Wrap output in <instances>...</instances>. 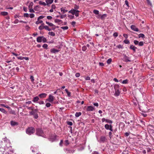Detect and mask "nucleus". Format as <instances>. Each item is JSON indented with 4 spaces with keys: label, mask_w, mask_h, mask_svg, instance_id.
I'll return each instance as SVG.
<instances>
[{
    "label": "nucleus",
    "mask_w": 154,
    "mask_h": 154,
    "mask_svg": "<svg viewBox=\"0 0 154 154\" xmlns=\"http://www.w3.org/2000/svg\"><path fill=\"white\" fill-rule=\"evenodd\" d=\"M35 128L32 127H29L26 131V133L29 134L31 135L32 134H33L35 132Z\"/></svg>",
    "instance_id": "1"
},
{
    "label": "nucleus",
    "mask_w": 154,
    "mask_h": 154,
    "mask_svg": "<svg viewBox=\"0 0 154 154\" xmlns=\"http://www.w3.org/2000/svg\"><path fill=\"white\" fill-rule=\"evenodd\" d=\"M148 131L149 133L151 134L152 136H154V127L151 125L148 126Z\"/></svg>",
    "instance_id": "2"
},
{
    "label": "nucleus",
    "mask_w": 154,
    "mask_h": 154,
    "mask_svg": "<svg viewBox=\"0 0 154 154\" xmlns=\"http://www.w3.org/2000/svg\"><path fill=\"white\" fill-rule=\"evenodd\" d=\"M36 134L39 136H42L43 134L42 130L41 128H37L36 129Z\"/></svg>",
    "instance_id": "3"
},
{
    "label": "nucleus",
    "mask_w": 154,
    "mask_h": 154,
    "mask_svg": "<svg viewBox=\"0 0 154 154\" xmlns=\"http://www.w3.org/2000/svg\"><path fill=\"white\" fill-rule=\"evenodd\" d=\"M94 110H95L94 107L92 106H88L86 109V111H93Z\"/></svg>",
    "instance_id": "4"
},
{
    "label": "nucleus",
    "mask_w": 154,
    "mask_h": 154,
    "mask_svg": "<svg viewBox=\"0 0 154 154\" xmlns=\"http://www.w3.org/2000/svg\"><path fill=\"white\" fill-rule=\"evenodd\" d=\"M54 100V97L53 96L50 95L48 98L46 100H47L49 102H52Z\"/></svg>",
    "instance_id": "5"
},
{
    "label": "nucleus",
    "mask_w": 154,
    "mask_h": 154,
    "mask_svg": "<svg viewBox=\"0 0 154 154\" xmlns=\"http://www.w3.org/2000/svg\"><path fill=\"white\" fill-rule=\"evenodd\" d=\"M38 109H33L32 111L29 112V113L30 115H34L37 112Z\"/></svg>",
    "instance_id": "6"
},
{
    "label": "nucleus",
    "mask_w": 154,
    "mask_h": 154,
    "mask_svg": "<svg viewBox=\"0 0 154 154\" xmlns=\"http://www.w3.org/2000/svg\"><path fill=\"white\" fill-rule=\"evenodd\" d=\"M131 28L132 30L136 32H138L139 31L138 29L137 28L135 25H132L131 26Z\"/></svg>",
    "instance_id": "7"
},
{
    "label": "nucleus",
    "mask_w": 154,
    "mask_h": 154,
    "mask_svg": "<svg viewBox=\"0 0 154 154\" xmlns=\"http://www.w3.org/2000/svg\"><path fill=\"white\" fill-rule=\"evenodd\" d=\"M10 124L12 126H17L18 125V123L14 121L10 122Z\"/></svg>",
    "instance_id": "8"
},
{
    "label": "nucleus",
    "mask_w": 154,
    "mask_h": 154,
    "mask_svg": "<svg viewBox=\"0 0 154 154\" xmlns=\"http://www.w3.org/2000/svg\"><path fill=\"white\" fill-rule=\"evenodd\" d=\"M129 58L125 55H124V61H125V62H130L131 61V60H129Z\"/></svg>",
    "instance_id": "9"
},
{
    "label": "nucleus",
    "mask_w": 154,
    "mask_h": 154,
    "mask_svg": "<svg viewBox=\"0 0 154 154\" xmlns=\"http://www.w3.org/2000/svg\"><path fill=\"white\" fill-rule=\"evenodd\" d=\"M7 108L10 109H9V112L10 114L14 115H16L15 112L14 110H12L11 109H10V108L8 106V107H7Z\"/></svg>",
    "instance_id": "10"
},
{
    "label": "nucleus",
    "mask_w": 154,
    "mask_h": 154,
    "mask_svg": "<svg viewBox=\"0 0 154 154\" xmlns=\"http://www.w3.org/2000/svg\"><path fill=\"white\" fill-rule=\"evenodd\" d=\"M106 140L107 139L105 136H101L100 137V140L101 142L104 143V142H105Z\"/></svg>",
    "instance_id": "11"
},
{
    "label": "nucleus",
    "mask_w": 154,
    "mask_h": 154,
    "mask_svg": "<svg viewBox=\"0 0 154 154\" xmlns=\"http://www.w3.org/2000/svg\"><path fill=\"white\" fill-rule=\"evenodd\" d=\"M130 48L134 52H136V50L137 48L136 47H135L133 45H131L130 47Z\"/></svg>",
    "instance_id": "12"
},
{
    "label": "nucleus",
    "mask_w": 154,
    "mask_h": 154,
    "mask_svg": "<svg viewBox=\"0 0 154 154\" xmlns=\"http://www.w3.org/2000/svg\"><path fill=\"white\" fill-rule=\"evenodd\" d=\"M47 96V94L45 93H42L39 94L38 95V96L41 98H45Z\"/></svg>",
    "instance_id": "13"
},
{
    "label": "nucleus",
    "mask_w": 154,
    "mask_h": 154,
    "mask_svg": "<svg viewBox=\"0 0 154 154\" xmlns=\"http://www.w3.org/2000/svg\"><path fill=\"white\" fill-rule=\"evenodd\" d=\"M100 17V18L102 20H103L105 19L106 17V14H103L101 16L100 15H98L97 16V18H99Z\"/></svg>",
    "instance_id": "14"
},
{
    "label": "nucleus",
    "mask_w": 154,
    "mask_h": 154,
    "mask_svg": "<svg viewBox=\"0 0 154 154\" xmlns=\"http://www.w3.org/2000/svg\"><path fill=\"white\" fill-rule=\"evenodd\" d=\"M53 1L54 0H46L45 2L47 3V5L48 6L49 4L53 2Z\"/></svg>",
    "instance_id": "15"
},
{
    "label": "nucleus",
    "mask_w": 154,
    "mask_h": 154,
    "mask_svg": "<svg viewBox=\"0 0 154 154\" xmlns=\"http://www.w3.org/2000/svg\"><path fill=\"white\" fill-rule=\"evenodd\" d=\"M50 51L51 53H55L58 52L59 51V50L56 49L55 48H53L51 49Z\"/></svg>",
    "instance_id": "16"
},
{
    "label": "nucleus",
    "mask_w": 154,
    "mask_h": 154,
    "mask_svg": "<svg viewBox=\"0 0 154 154\" xmlns=\"http://www.w3.org/2000/svg\"><path fill=\"white\" fill-rule=\"evenodd\" d=\"M43 36H38L37 38V41L38 42H41L42 41Z\"/></svg>",
    "instance_id": "17"
},
{
    "label": "nucleus",
    "mask_w": 154,
    "mask_h": 154,
    "mask_svg": "<svg viewBox=\"0 0 154 154\" xmlns=\"http://www.w3.org/2000/svg\"><path fill=\"white\" fill-rule=\"evenodd\" d=\"M114 88L115 90H119L120 86L119 85L116 84L114 85Z\"/></svg>",
    "instance_id": "18"
},
{
    "label": "nucleus",
    "mask_w": 154,
    "mask_h": 154,
    "mask_svg": "<svg viewBox=\"0 0 154 154\" xmlns=\"http://www.w3.org/2000/svg\"><path fill=\"white\" fill-rule=\"evenodd\" d=\"M75 10L74 9H72L71 10L69 11L68 12L71 13L72 15H74L75 14Z\"/></svg>",
    "instance_id": "19"
},
{
    "label": "nucleus",
    "mask_w": 154,
    "mask_h": 154,
    "mask_svg": "<svg viewBox=\"0 0 154 154\" xmlns=\"http://www.w3.org/2000/svg\"><path fill=\"white\" fill-rule=\"evenodd\" d=\"M115 93L114 94V95L115 96H119L120 94V91L119 90H115Z\"/></svg>",
    "instance_id": "20"
},
{
    "label": "nucleus",
    "mask_w": 154,
    "mask_h": 154,
    "mask_svg": "<svg viewBox=\"0 0 154 154\" xmlns=\"http://www.w3.org/2000/svg\"><path fill=\"white\" fill-rule=\"evenodd\" d=\"M39 100V98L38 96H36L34 97L33 101L34 102H37Z\"/></svg>",
    "instance_id": "21"
},
{
    "label": "nucleus",
    "mask_w": 154,
    "mask_h": 154,
    "mask_svg": "<svg viewBox=\"0 0 154 154\" xmlns=\"http://www.w3.org/2000/svg\"><path fill=\"white\" fill-rule=\"evenodd\" d=\"M66 151L67 153H73L74 152V151L73 150H71V149H69L67 148L66 149Z\"/></svg>",
    "instance_id": "22"
},
{
    "label": "nucleus",
    "mask_w": 154,
    "mask_h": 154,
    "mask_svg": "<svg viewBox=\"0 0 154 154\" xmlns=\"http://www.w3.org/2000/svg\"><path fill=\"white\" fill-rule=\"evenodd\" d=\"M46 23L47 24H48L50 26H55L52 23H51L47 21H46Z\"/></svg>",
    "instance_id": "23"
},
{
    "label": "nucleus",
    "mask_w": 154,
    "mask_h": 154,
    "mask_svg": "<svg viewBox=\"0 0 154 154\" xmlns=\"http://www.w3.org/2000/svg\"><path fill=\"white\" fill-rule=\"evenodd\" d=\"M43 28H44V29H45L46 30H48V31H50L51 30V29L48 26H43Z\"/></svg>",
    "instance_id": "24"
},
{
    "label": "nucleus",
    "mask_w": 154,
    "mask_h": 154,
    "mask_svg": "<svg viewBox=\"0 0 154 154\" xmlns=\"http://www.w3.org/2000/svg\"><path fill=\"white\" fill-rule=\"evenodd\" d=\"M7 12L5 11H3L1 12V14L3 16H6L8 14Z\"/></svg>",
    "instance_id": "25"
},
{
    "label": "nucleus",
    "mask_w": 154,
    "mask_h": 154,
    "mask_svg": "<svg viewBox=\"0 0 154 154\" xmlns=\"http://www.w3.org/2000/svg\"><path fill=\"white\" fill-rule=\"evenodd\" d=\"M54 22L56 23H58L60 22L61 23H63V21L61 20L58 19H56L54 20Z\"/></svg>",
    "instance_id": "26"
},
{
    "label": "nucleus",
    "mask_w": 154,
    "mask_h": 154,
    "mask_svg": "<svg viewBox=\"0 0 154 154\" xmlns=\"http://www.w3.org/2000/svg\"><path fill=\"white\" fill-rule=\"evenodd\" d=\"M106 130H109L110 127V125H109L108 124H106L104 126Z\"/></svg>",
    "instance_id": "27"
},
{
    "label": "nucleus",
    "mask_w": 154,
    "mask_h": 154,
    "mask_svg": "<svg viewBox=\"0 0 154 154\" xmlns=\"http://www.w3.org/2000/svg\"><path fill=\"white\" fill-rule=\"evenodd\" d=\"M0 111L5 114L7 113V112L4 109L0 108Z\"/></svg>",
    "instance_id": "28"
},
{
    "label": "nucleus",
    "mask_w": 154,
    "mask_h": 154,
    "mask_svg": "<svg viewBox=\"0 0 154 154\" xmlns=\"http://www.w3.org/2000/svg\"><path fill=\"white\" fill-rule=\"evenodd\" d=\"M119 125L120 127H121V128H123L125 127V125L124 123L122 122H121L120 123Z\"/></svg>",
    "instance_id": "29"
},
{
    "label": "nucleus",
    "mask_w": 154,
    "mask_h": 154,
    "mask_svg": "<svg viewBox=\"0 0 154 154\" xmlns=\"http://www.w3.org/2000/svg\"><path fill=\"white\" fill-rule=\"evenodd\" d=\"M82 115L81 112H76L75 114V116L76 117H79Z\"/></svg>",
    "instance_id": "30"
},
{
    "label": "nucleus",
    "mask_w": 154,
    "mask_h": 154,
    "mask_svg": "<svg viewBox=\"0 0 154 154\" xmlns=\"http://www.w3.org/2000/svg\"><path fill=\"white\" fill-rule=\"evenodd\" d=\"M48 34L51 35V36H55V33L53 32H49L48 33Z\"/></svg>",
    "instance_id": "31"
},
{
    "label": "nucleus",
    "mask_w": 154,
    "mask_h": 154,
    "mask_svg": "<svg viewBox=\"0 0 154 154\" xmlns=\"http://www.w3.org/2000/svg\"><path fill=\"white\" fill-rule=\"evenodd\" d=\"M50 139H52V141L55 140L56 139V135H54L51 136Z\"/></svg>",
    "instance_id": "32"
},
{
    "label": "nucleus",
    "mask_w": 154,
    "mask_h": 154,
    "mask_svg": "<svg viewBox=\"0 0 154 154\" xmlns=\"http://www.w3.org/2000/svg\"><path fill=\"white\" fill-rule=\"evenodd\" d=\"M40 8V6L39 5H37L34 7V9L35 11H38V9Z\"/></svg>",
    "instance_id": "33"
},
{
    "label": "nucleus",
    "mask_w": 154,
    "mask_h": 154,
    "mask_svg": "<svg viewBox=\"0 0 154 154\" xmlns=\"http://www.w3.org/2000/svg\"><path fill=\"white\" fill-rule=\"evenodd\" d=\"M138 37L139 38L141 37L143 38L145 37V35L143 34L140 33Z\"/></svg>",
    "instance_id": "34"
},
{
    "label": "nucleus",
    "mask_w": 154,
    "mask_h": 154,
    "mask_svg": "<svg viewBox=\"0 0 154 154\" xmlns=\"http://www.w3.org/2000/svg\"><path fill=\"white\" fill-rule=\"evenodd\" d=\"M93 13L95 14L98 15L99 14V11H98L96 10H94L93 11Z\"/></svg>",
    "instance_id": "35"
},
{
    "label": "nucleus",
    "mask_w": 154,
    "mask_h": 154,
    "mask_svg": "<svg viewBox=\"0 0 154 154\" xmlns=\"http://www.w3.org/2000/svg\"><path fill=\"white\" fill-rule=\"evenodd\" d=\"M106 122L110 124H111L112 123V120L109 119H106Z\"/></svg>",
    "instance_id": "36"
},
{
    "label": "nucleus",
    "mask_w": 154,
    "mask_h": 154,
    "mask_svg": "<svg viewBox=\"0 0 154 154\" xmlns=\"http://www.w3.org/2000/svg\"><path fill=\"white\" fill-rule=\"evenodd\" d=\"M112 61V59L111 58L108 59L107 61V63L108 64H110L111 63V62Z\"/></svg>",
    "instance_id": "37"
},
{
    "label": "nucleus",
    "mask_w": 154,
    "mask_h": 154,
    "mask_svg": "<svg viewBox=\"0 0 154 154\" xmlns=\"http://www.w3.org/2000/svg\"><path fill=\"white\" fill-rule=\"evenodd\" d=\"M60 9L61 11L63 12V13H64L67 11L65 10L63 7L61 8Z\"/></svg>",
    "instance_id": "38"
},
{
    "label": "nucleus",
    "mask_w": 154,
    "mask_h": 154,
    "mask_svg": "<svg viewBox=\"0 0 154 154\" xmlns=\"http://www.w3.org/2000/svg\"><path fill=\"white\" fill-rule=\"evenodd\" d=\"M39 3L40 5H42L44 6H45L46 5V4L45 2H42V1H40L39 2Z\"/></svg>",
    "instance_id": "39"
},
{
    "label": "nucleus",
    "mask_w": 154,
    "mask_h": 154,
    "mask_svg": "<svg viewBox=\"0 0 154 154\" xmlns=\"http://www.w3.org/2000/svg\"><path fill=\"white\" fill-rule=\"evenodd\" d=\"M123 42L126 44H129L130 43L128 39L124 40Z\"/></svg>",
    "instance_id": "40"
},
{
    "label": "nucleus",
    "mask_w": 154,
    "mask_h": 154,
    "mask_svg": "<svg viewBox=\"0 0 154 154\" xmlns=\"http://www.w3.org/2000/svg\"><path fill=\"white\" fill-rule=\"evenodd\" d=\"M48 45L47 44H44L43 46L42 47L45 49H48Z\"/></svg>",
    "instance_id": "41"
},
{
    "label": "nucleus",
    "mask_w": 154,
    "mask_h": 154,
    "mask_svg": "<svg viewBox=\"0 0 154 154\" xmlns=\"http://www.w3.org/2000/svg\"><path fill=\"white\" fill-rule=\"evenodd\" d=\"M61 28L63 29V30L67 29H68V27L67 26L61 27Z\"/></svg>",
    "instance_id": "42"
},
{
    "label": "nucleus",
    "mask_w": 154,
    "mask_h": 154,
    "mask_svg": "<svg viewBox=\"0 0 154 154\" xmlns=\"http://www.w3.org/2000/svg\"><path fill=\"white\" fill-rule=\"evenodd\" d=\"M43 23V21L42 20H40L38 21H38H36L35 22V23L36 24H38L39 23Z\"/></svg>",
    "instance_id": "43"
},
{
    "label": "nucleus",
    "mask_w": 154,
    "mask_h": 154,
    "mask_svg": "<svg viewBox=\"0 0 154 154\" xmlns=\"http://www.w3.org/2000/svg\"><path fill=\"white\" fill-rule=\"evenodd\" d=\"M122 83L124 84H127L128 83V80L127 79L124 80L122 82Z\"/></svg>",
    "instance_id": "44"
},
{
    "label": "nucleus",
    "mask_w": 154,
    "mask_h": 154,
    "mask_svg": "<svg viewBox=\"0 0 154 154\" xmlns=\"http://www.w3.org/2000/svg\"><path fill=\"white\" fill-rule=\"evenodd\" d=\"M44 17L45 16H43V15L40 16L38 18L37 20H39L40 19H43Z\"/></svg>",
    "instance_id": "45"
},
{
    "label": "nucleus",
    "mask_w": 154,
    "mask_h": 154,
    "mask_svg": "<svg viewBox=\"0 0 154 154\" xmlns=\"http://www.w3.org/2000/svg\"><path fill=\"white\" fill-rule=\"evenodd\" d=\"M144 44L143 42H139L138 45L139 46H142Z\"/></svg>",
    "instance_id": "46"
},
{
    "label": "nucleus",
    "mask_w": 154,
    "mask_h": 154,
    "mask_svg": "<svg viewBox=\"0 0 154 154\" xmlns=\"http://www.w3.org/2000/svg\"><path fill=\"white\" fill-rule=\"evenodd\" d=\"M68 17L70 19H73L74 17V16L72 15H68Z\"/></svg>",
    "instance_id": "47"
},
{
    "label": "nucleus",
    "mask_w": 154,
    "mask_h": 154,
    "mask_svg": "<svg viewBox=\"0 0 154 154\" xmlns=\"http://www.w3.org/2000/svg\"><path fill=\"white\" fill-rule=\"evenodd\" d=\"M42 38V40L43 42L45 43L47 41V39L46 38L44 37V36H43Z\"/></svg>",
    "instance_id": "48"
},
{
    "label": "nucleus",
    "mask_w": 154,
    "mask_h": 154,
    "mask_svg": "<svg viewBox=\"0 0 154 154\" xmlns=\"http://www.w3.org/2000/svg\"><path fill=\"white\" fill-rule=\"evenodd\" d=\"M134 43L135 45H137L139 44V42L138 41H137V40H134Z\"/></svg>",
    "instance_id": "49"
},
{
    "label": "nucleus",
    "mask_w": 154,
    "mask_h": 154,
    "mask_svg": "<svg viewBox=\"0 0 154 154\" xmlns=\"http://www.w3.org/2000/svg\"><path fill=\"white\" fill-rule=\"evenodd\" d=\"M34 117L35 119H37L38 117V114L37 113H35V114L34 115Z\"/></svg>",
    "instance_id": "50"
},
{
    "label": "nucleus",
    "mask_w": 154,
    "mask_h": 154,
    "mask_svg": "<svg viewBox=\"0 0 154 154\" xmlns=\"http://www.w3.org/2000/svg\"><path fill=\"white\" fill-rule=\"evenodd\" d=\"M86 49L87 48L85 46H84L82 47V50L83 51H85Z\"/></svg>",
    "instance_id": "51"
},
{
    "label": "nucleus",
    "mask_w": 154,
    "mask_h": 154,
    "mask_svg": "<svg viewBox=\"0 0 154 154\" xmlns=\"http://www.w3.org/2000/svg\"><path fill=\"white\" fill-rule=\"evenodd\" d=\"M33 5V3L32 2H31L30 3L29 5V8H32V6Z\"/></svg>",
    "instance_id": "52"
},
{
    "label": "nucleus",
    "mask_w": 154,
    "mask_h": 154,
    "mask_svg": "<svg viewBox=\"0 0 154 154\" xmlns=\"http://www.w3.org/2000/svg\"><path fill=\"white\" fill-rule=\"evenodd\" d=\"M74 8L75 9H75V10H77V9H79V6L77 5H75L74 6Z\"/></svg>",
    "instance_id": "53"
},
{
    "label": "nucleus",
    "mask_w": 154,
    "mask_h": 154,
    "mask_svg": "<svg viewBox=\"0 0 154 154\" xmlns=\"http://www.w3.org/2000/svg\"><path fill=\"white\" fill-rule=\"evenodd\" d=\"M125 4L128 7H129L128 2L127 0L125 1Z\"/></svg>",
    "instance_id": "54"
},
{
    "label": "nucleus",
    "mask_w": 154,
    "mask_h": 154,
    "mask_svg": "<svg viewBox=\"0 0 154 154\" xmlns=\"http://www.w3.org/2000/svg\"><path fill=\"white\" fill-rule=\"evenodd\" d=\"M51 106V104L49 103H47L46 104V106L47 107H49Z\"/></svg>",
    "instance_id": "55"
},
{
    "label": "nucleus",
    "mask_w": 154,
    "mask_h": 154,
    "mask_svg": "<svg viewBox=\"0 0 154 154\" xmlns=\"http://www.w3.org/2000/svg\"><path fill=\"white\" fill-rule=\"evenodd\" d=\"M30 79L31 80V81L32 82H33L34 81V77H33V76L32 75H31L30 76Z\"/></svg>",
    "instance_id": "56"
},
{
    "label": "nucleus",
    "mask_w": 154,
    "mask_h": 154,
    "mask_svg": "<svg viewBox=\"0 0 154 154\" xmlns=\"http://www.w3.org/2000/svg\"><path fill=\"white\" fill-rule=\"evenodd\" d=\"M146 1H147L148 4L150 6L152 5V4L151 3V2H150V1H149V0H146Z\"/></svg>",
    "instance_id": "57"
},
{
    "label": "nucleus",
    "mask_w": 154,
    "mask_h": 154,
    "mask_svg": "<svg viewBox=\"0 0 154 154\" xmlns=\"http://www.w3.org/2000/svg\"><path fill=\"white\" fill-rule=\"evenodd\" d=\"M109 130L111 131H113V129H112V124H110V127Z\"/></svg>",
    "instance_id": "58"
},
{
    "label": "nucleus",
    "mask_w": 154,
    "mask_h": 154,
    "mask_svg": "<svg viewBox=\"0 0 154 154\" xmlns=\"http://www.w3.org/2000/svg\"><path fill=\"white\" fill-rule=\"evenodd\" d=\"M113 36H114V37H117L118 36V33L117 32H115V33H114V34H113Z\"/></svg>",
    "instance_id": "59"
},
{
    "label": "nucleus",
    "mask_w": 154,
    "mask_h": 154,
    "mask_svg": "<svg viewBox=\"0 0 154 154\" xmlns=\"http://www.w3.org/2000/svg\"><path fill=\"white\" fill-rule=\"evenodd\" d=\"M112 133L111 131H110L109 132V136L110 139L112 137Z\"/></svg>",
    "instance_id": "60"
},
{
    "label": "nucleus",
    "mask_w": 154,
    "mask_h": 154,
    "mask_svg": "<svg viewBox=\"0 0 154 154\" xmlns=\"http://www.w3.org/2000/svg\"><path fill=\"white\" fill-rule=\"evenodd\" d=\"M67 124L68 125H69L70 126L72 125L73 124L71 122L69 121L67 122Z\"/></svg>",
    "instance_id": "61"
},
{
    "label": "nucleus",
    "mask_w": 154,
    "mask_h": 154,
    "mask_svg": "<svg viewBox=\"0 0 154 154\" xmlns=\"http://www.w3.org/2000/svg\"><path fill=\"white\" fill-rule=\"evenodd\" d=\"M44 29V28H43V26H40L38 27V29L40 30H42Z\"/></svg>",
    "instance_id": "62"
},
{
    "label": "nucleus",
    "mask_w": 154,
    "mask_h": 154,
    "mask_svg": "<svg viewBox=\"0 0 154 154\" xmlns=\"http://www.w3.org/2000/svg\"><path fill=\"white\" fill-rule=\"evenodd\" d=\"M35 15L33 14H30V17L31 18H32L34 17Z\"/></svg>",
    "instance_id": "63"
},
{
    "label": "nucleus",
    "mask_w": 154,
    "mask_h": 154,
    "mask_svg": "<svg viewBox=\"0 0 154 154\" xmlns=\"http://www.w3.org/2000/svg\"><path fill=\"white\" fill-rule=\"evenodd\" d=\"M123 36L126 38H128V35L126 34H123Z\"/></svg>",
    "instance_id": "64"
}]
</instances>
